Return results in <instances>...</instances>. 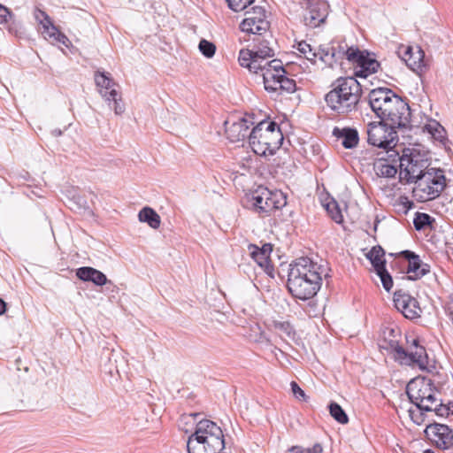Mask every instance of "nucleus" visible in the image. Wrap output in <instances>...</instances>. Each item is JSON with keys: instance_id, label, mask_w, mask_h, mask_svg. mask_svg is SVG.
Masks as SVG:
<instances>
[{"instance_id": "nucleus-1", "label": "nucleus", "mask_w": 453, "mask_h": 453, "mask_svg": "<svg viewBox=\"0 0 453 453\" xmlns=\"http://www.w3.org/2000/svg\"><path fill=\"white\" fill-rule=\"evenodd\" d=\"M273 56L274 51L268 43L261 42L256 50H241L238 61L242 67L262 77L265 89L273 96L294 93L296 90V81L286 76L280 59L268 60Z\"/></svg>"}, {"instance_id": "nucleus-2", "label": "nucleus", "mask_w": 453, "mask_h": 453, "mask_svg": "<svg viewBox=\"0 0 453 453\" xmlns=\"http://www.w3.org/2000/svg\"><path fill=\"white\" fill-rule=\"evenodd\" d=\"M321 267L308 257H299L293 264L288 275L287 287L291 295L301 300L313 297L322 282Z\"/></svg>"}, {"instance_id": "nucleus-3", "label": "nucleus", "mask_w": 453, "mask_h": 453, "mask_svg": "<svg viewBox=\"0 0 453 453\" xmlns=\"http://www.w3.org/2000/svg\"><path fill=\"white\" fill-rule=\"evenodd\" d=\"M362 88L354 77H340L325 96L326 106L334 112L347 115L358 109Z\"/></svg>"}, {"instance_id": "nucleus-4", "label": "nucleus", "mask_w": 453, "mask_h": 453, "mask_svg": "<svg viewBox=\"0 0 453 453\" xmlns=\"http://www.w3.org/2000/svg\"><path fill=\"white\" fill-rule=\"evenodd\" d=\"M224 448L222 429L209 419L199 421L187 441L188 453H221Z\"/></svg>"}, {"instance_id": "nucleus-5", "label": "nucleus", "mask_w": 453, "mask_h": 453, "mask_svg": "<svg viewBox=\"0 0 453 453\" xmlns=\"http://www.w3.org/2000/svg\"><path fill=\"white\" fill-rule=\"evenodd\" d=\"M283 134L273 121L263 120L255 126L249 134V144L259 156L273 155L283 142Z\"/></svg>"}, {"instance_id": "nucleus-6", "label": "nucleus", "mask_w": 453, "mask_h": 453, "mask_svg": "<svg viewBox=\"0 0 453 453\" xmlns=\"http://www.w3.org/2000/svg\"><path fill=\"white\" fill-rule=\"evenodd\" d=\"M446 185L444 171L431 167L414 182L412 196L420 203L434 200L440 196Z\"/></svg>"}, {"instance_id": "nucleus-7", "label": "nucleus", "mask_w": 453, "mask_h": 453, "mask_svg": "<svg viewBox=\"0 0 453 453\" xmlns=\"http://www.w3.org/2000/svg\"><path fill=\"white\" fill-rule=\"evenodd\" d=\"M399 160L400 176L407 183H414L431 168L428 158L415 150H404Z\"/></svg>"}, {"instance_id": "nucleus-8", "label": "nucleus", "mask_w": 453, "mask_h": 453, "mask_svg": "<svg viewBox=\"0 0 453 453\" xmlns=\"http://www.w3.org/2000/svg\"><path fill=\"white\" fill-rule=\"evenodd\" d=\"M390 348L394 353L395 359L401 365L418 367L422 371L427 370L428 367V356L426 349L418 344V341H413V345L409 350H405L401 347L397 341H390Z\"/></svg>"}, {"instance_id": "nucleus-9", "label": "nucleus", "mask_w": 453, "mask_h": 453, "mask_svg": "<svg viewBox=\"0 0 453 453\" xmlns=\"http://www.w3.org/2000/svg\"><path fill=\"white\" fill-rule=\"evenodd\" d=\"M287 204L286 196L282 192H273L266 188H259L251 197V205L256 212L262 217L280 209Z\"/></svg>"}, {"instance_id": "nucleus-10", "label": "nucleus", "mask_w": 453, "mask_h": 453, "mask_svg": "<svg viewBox=\"0 0 453 453\" xmlns=\"http://www.w3.org/2000/svg\"><path fill=\"white\" fill-rule=\"evenodd\" d=\"M395 127L381 120L370 122L367 125V142L374 147L389 150L393 148L397 140Z\"/></svg>"}, {"instance_id": "nucleus-11", "label": "nucleus", "mask_w": 453, "mask_h": 453, "mask_svg": "<svg viewBox=\"0 0 453 453\" xmlns=\"http://www.w3.org/2000/svg\"><path fill=\"white\" fill-rule=\"evenodd\" d=\"M388 105L380 117L381 120L398 128L411 127V109L402 97L395 94Z\"/></svg>"}, {"instance_id": "nucleus-12", "label": "nucleus", "mask_w": 453, "mask_h": 453, "mask_svg": "<svg viewBox=\"0 0 453 453\" xmlns=\"http://www.w3.org/2000/svg\"><path fill=\"white\" fill-rule=\"evenodd\" d=\"M95 81L99 88L100 95L108 103V105L113 109L115 114L120 115L125 111V104L121 95L116 89L118 84L105 73H96Z\"/></svg>"}, {"instance_id": "nucleus-13", "label": "nucleus", "mask_w": 453, "mask_h": 453, "mask_svg": "<svg viewBox=\"0 0 453 453\" xmlns=\"http://www.w3.org/2000/svg\"><path fill=\"white\" fill-rule=\"evenodd\" d=\"M246 18L241 22L242 32L254 35H263L270 27L267 12L262 6H255L251 11L245 12Z\"/></svg>"}, {"instance_id": "nucleus-14", "label": "nucleus", "mask_w": 453, "mask_h": 453, "mask_svg": "<svg viewBox=\"0 0 453 453\" xmlns=\"http://www.w3.org/2000/svg\"><path fill=\"white\" fill-rule=\"evenodd\" d=\"M348 61L356 65L355 75L357 77L366 78L376 73L380 67V63L367 51H362L355 47H350Z\"/></svg>"}, {"instance_id": "nucleus-15", "label": "nucleus", "mask_w": 453, "mask_h": 453, "mask_svg": "<svg viewBox=\"0 0 453 453\" xmlns=\"http://www.w3.org/2000/svg\"><path fill=\"white\" fill-rule=\"evenodd\" d=\"M425 434L437 448L453 450V431L448 426L429 424L425 429Z\"/></svg>"}, {"instance_id": "nucleus-16", "label": "nucleus", "mask_w": 453, "mask_h": 453, "mask_svg": "<svg viewBox=\"0 0 453 453\" xmlns=\"http://www.w3.org/2000/svg\"><path fill=\"white\" fill-rule=\"evenodd\" d=\"M329 13V4L326 0H311L303 14L304 25L316 28L324 24Z\"/></svg>"}, {"instance_id": "nucleus-17", "label": "nucleus", "mask_w": 453, "mask_h": 453, "mask_svg": "<svg viewBox=\"0 0 453 453\" xmlns=\"http://www.w3.org/2000/svg\"><path fill=\"white\" fill-rule=\"evenodd\" d=\"M394 303L397 311L407 319H413L420 316L418 302L404 290L395 292Z\"/></svg>"}, {"instance_id": "nucleus-18", "label": "nucleus", "mask_w": 453, "mask_h": 453, "mask_svg": "<svg viewBox=\"0 0 453 453\" xmlns=\"http://www.w3.org/2000/svg\"><path fill=\"white\" fill-rule=\"evenodd\" d=\"M350 47L344 42H338L336 45L320 46L319 48V59L329 66L342 60H349Z\"/></svg>"}, {"instance_id": "nucleus-19", "label": "nucleus", "mask_w": 453, "mask_h": 453, "mask_svg": "<svg viewBox=\"0 0 453 453\" xmlns=\"http://www.w3.org/2000/svg\"><path fill=\"white\" fill-rule=\"evenodd\" d=\"M432 390L431 384L425 381H411L406 387V394L410 401L418 409H429L428 405H424V399L430 395Z\"/></svg>"}, {"instance_id": "nucleus-20", "label": "nucleus", "mask_w": 453, "mask_h": 453, "mask_svg": "<svg viewBox=\"0 0 453 453\" xmlns=\"http://www.w3.org/2000/svg\"><path fill=\"white\" fill-rule=\"evenodd\" d=\"M395 93L387 88H378L370 91L368 95V103L378 118H380L388 106L389 100L392 99Z\"/></svg>"}, {"instance_id": "nucleus-21", "label": "nucleus", "mask_w": 453, "mask_h": 453, "mask_svg": "<svg viewBox=\"0 0 453 453\" xmlns=\"http://www.w3.org/2000/svg\"><path fill=\"white\" fill-rule=\"evenodd\" d=\"M249 251L254 261L264 269L267 274L273 276L274 269L270 259L273 245L271 243H265L259 248L255 244H250L249 245Z\"/></svg>"}, {"instance_id": "nucleus-22", "label": "nucleus", "mask_w": 453, "mask_h": 453, "mask_svg": "<svg viewBox=\"0 0 453 453\" xmlns=\"http://www.w3.org/2000/svg\"><path fill=\"white\" fill-rule=\"evenodd\" d=\"M402 255L408 263L407 273L410 280H416L430 272V265L424 263L414 252L404 250Z\"/></svg>"}, {"instance_id": "nucleus-23", "label": "nucleus", "mask_w": 453, "mask_h": 453, "mask_svg": "<svg viewBox=\"0 0 453 453\" xmlns=\"http://www.w3.org/2000/svg\"><path fill=\"white\" fill-rule=\"evenodd\" d=\"M244 118L239 119L237 121L230 122L229 120L225 121L226 134L227 138L232 142L243 141L246 137L249 138L250 133V127L252 125Z\"/></svg>"}, {"instance_id": "nucleus-24", "label": "nucleus", "mask_w": 453, "mask_h": 453, "mask_svg": "<svg viewBox=\"0 0 453 453\" xmlns=\"http://www.w3.org/2000/svg\"><path fill=\"white\" fill-rule=\"evenodd\" d=\"M424 58L425 52L421 48H406L403 56V60L405 61L406 65L414 72L421 73L424 71V69L426 68V63Z\"/></svg>"}, {"instance_id": "nucleus-25", "label": "nucleus", "mask_w": 453, "mask_h": 453, "mask_svg": "<svg viewBox=\"0 0 453 453\" xmlns=\"http://www.w3.org/2000/svg\"><path fill=\"white\" fill-rule=\"evenodd\" d=\"M76 276L83 281H91L96 286H104L111 283L102 272L88 266L81 267L76 272Z\"/></svg>"}, {"instance_id": "nucleus-26", "label": "nucleus", "mask_w": 453, "mask_h": 453, "mask_svg": "<svg viewBox=\"0 0 453 453\" xmlns=\"http://www.w3.org/2000/svg\"><path fill=\"white\" fill-rule=\"evenodd\" d=\"M333 134L338 139H342V144L346 149H353V148L357 147L358 144V141H359L358 132L355 128L335 127L333 131Z\"/></svg>"}, {"instance_id": "nucleus-27", "label": "nucleus", "mask_w": 453, "mask_h": 453, "mask_svg": "<svg viewBox=\"0 0 453 453\" xmlns=\"http://www.w3.org/2000/svg\"><path fill=\"white\" fill-rule=\"evenodd\" d=\"M138 219L141 222H146L153 228L157 229L160 226V216L151 208L144 207L138 213Z\"/></svg>"}, {"instance_id": "nucleus-28", "label": "nucleus", "mask_w": 453, "mask_h": 453, "mask_svg": "<svg viewBox=\"0 0 453 453\" xmlns=\"http://www.w3.org/2000/svg\"><path fill=\"white\" fill-rule=\"evenodd\" d=\"M38 30L45 39L50 40L51 42H61L65 44V42L68 40L54 24L45 26L44 28H38Z\"/></svg>"}, {"instance_id": "nucleus-29", "label": "nucleus", "mask_w": 453, "mask_h": 453, "mask_svg": "<svg viewBox=\"0 0 453 453\" xmlns=\"http://www.w3.org/2000/svg\"><path fill=\"white\" fill-rule=\"evenodd\" d=\"M385 251L380 246H374L367 254L366 257L371 261L374 270L386 267V260L384 258Z\"/></svg>"}, {"instance_id": "nucleus-30", "label": "nucleus", "mask_w": 453, "mask_h": 453, "mask_svg": "<svg viewBox=\"0 0 453 453\" xmlns=\"http://www.w3.org/2000/svg\"><path fill=\"white\" fill-rule=\"evenodd\" d=\"M374 171L379 177L383 178H392L397 173V170L394 165L383 160H380L374 164Z\"/></svg>"}, {"instance_id": "nucleus-31", "label": "nucleus", "mask_w": 453, "mask_h": 453, "mask_svg": "<svg viewBox=\"0 0 453 453\" xmlns=\"http://www.w3.org/2000/svg\"><path fill=\"white\" fill-rule=\"evenodd\" d=\"M330 415L340 424H347L349 418L344 410L336 403H331L329 404Z\"/></svg>"}, {"instance_id": "nucleus-32", "label": "nucleus", "mask_w": 453, "mask_h": 453, "mask_svg": "<svg viewBox=\"0 0 453 453\" xmlns=\"http://www.w3.org/2000/svg\"><path fill=\"white\" fill-rule=\"evenodd\" d=\"M297 50L300 53H302L308 60L312 63H316V58H319V53L318 51H314L311 45L306 42H301L298 43Z\"/></svg>"}, {"instance_id": "nucleus-33", "label": "nucleus", "mask_w": 453, "mask_h": 453, "mask_svg": "<svg viewBox=\"0 0 453 453\" xmlns=\"http://www.w3.org/2000/svg\"><path fill=\"white\" fill-rule=\"evenodd\" d=\"M434 219L426 213L417 212L413 219V224L418 231L424 229L426 226L431 225Z\"/></svg>"}, {"instance_id": "nucleus-34", "label": "nucleus", "mask_w": 453, "mask_h": 453, "mask_svg": "<svg viewBox=\"0 0 453 453\" xmlns=\"http://www.w3.org/2000/svg\"><path fill=\"white\" fill-rule=\"evenodd\" d=\"M326 209L327 212L329 213L331 219L334 222L340 224L343 221V217H342V211L335 201L328 203L326 205Z\"/></svg>"}, {"instance_id": "nucleus-35", "label": "nucleus", "mask_w": 453, "mask_h": 453, "mask_svg": "<svg viewBox=\"0 0 453 453\" xmlns=\"http://www.w3.org/2000/svg\"><path fill=\"white\" fill-rule=\"evenodd\" d=\"M198 49L200 52L206 58H211L215 55L216 46L213 42L205 39H202L199 42Z\"/></svg>"}, {"instance_id": "nucleus-36", "label": "nucleus", "mask_w": 453, "mask_h": 453, "mask_svg": "<svg viewBox=\"0 0 453 453\" xmlns=\"http://www.w3.org/2000/svg\"><path fill=\"white\" fill-rule=\"evenodd\" d=\"M375 272L377 275L380 277L384 289L389 292L393 288V279L389 273L387 271L386 267L376 270Z\"/></svg>"}, {"instance_id": "nucleus-37", "label": "nucleus", "mask_w": 453, "mask_h": 453, "mask_svg": "<svg viewBox=\"0 0 453 453\" xmlns=\"http://www.w3.org/2000/svg\"><path fill=\"white\" fill-rule=\"evenodd\" d=\"M274 327L280 336L292 338L295 334L293 326L288 322H275Z\"/></svg>"}, {"instance_id": "nucleus-38", "label": "nucleus", "mask_w": 453, "mask_h": 453, "mask_svg": "<svg viewBox=\"0 0 453 453\" xmlns=\"http://www.w3.org/2000/svg\"><path fill=\"white\" fill-rule=\"evenodd\" d=\"M323 448L320 443H315L311 448H303L302 446H292L288 449L290 453H322Z\"/></svg>"}, {"instance_id": "nucleus-39", "label": "nucleus", "mask_w": 453, "mask_h": 453, "mask_svg": "<svg viewBox=\"0 0 453 453\" xmlns=\"http://www.w3.org/2000/svg\"><path fill=\"white\" fill-rule=\"evenodd\" d=\"M425 128L435 139H441L443 137L444 128L440 123H438L435 120L426 125Z\"/></svg>"}, {"instance_id": "nucleus-40", "label": "nucleus", "mask_w": 453, "mask_h": 453, "mask_svg": "<svg viewBox=\"0 0 453 453\" xmlns=\"http://www.w3.org/2000/svg\"><path fill=\"white\" fill-rule=\"evenodd\" d=\"M228 7L234 12H241L251 4L254 0H226Z\"/></svg>"}, {"instance_id": "nucleus-41", "label": "nucleus", "mask_w": 453, "mask_h": 453, "mask_svg": "<svg viewBox=\"0 0 453 453\" xmlns=\"http://www.w3.org/2000/svg\"><path fill=\"white\" fill-rule=\"evenodd\" d=\"M441 402L440 399L436 396V392L433 389L430 392V395L427 398L424 399V405H428L429 409H418L421 411H432L435 406L438 405V403Z\"/></svg>"}, {"instance_id": "nucleus-42", "label": "nucleus", "mask_w": 453, "mask_h": 453, "mask_svg": "<svg viewBox=\"0 0 453 453\" xmlns=\"http://www.w3.org/2000/svg\"><path fill=\"white\" fill-rule=\"evenodd\" d=\"M290 386L292 393L296 399H298L299 401H306V395L303 390L298 386V384L296 381H292L290 383Z\"/></svg>"}, {"instance_id": "nucleus-43", "label": "nucleus", "mask_w": 453, "mask_h": 453, "mask_svg": "<svg viewBox=\"0 0 453 453\" xmlns=\"http://www.w3.org/2000/svg\"><path fill=\"white\" fill-rule=\"evenodd\" d=\"M446 314L453 322V293L449 294L444 304Z\"/></svg>"}, {"instance_id": "nucleus-44", "label": "nucleus", "mask_w": 453, "mask_h": 453, "mask_svg": "<svg viewBox=\"0 0 453 453\" xmlns=\"http://www.w3.org/2000/svg\"><path fill=\"white\" fill-rule=\"evenodd\" d=\"M11 17L12 12L7 7L0 4V24L7 23Z\"/></svg>"}, {"instance_id": "nucleus-45", "label": "nucleus", "mask_w": 453, "mask_h": 453, "mask_svg": "<svg viewBox=\"0 0 453 453\" xmlns=\"http://www.w3.org/2000/svg\"><path fill=\"white\" fill-rule=\"evenodd\" d=\"M449 409L447 407V405L442 404L441 402H439L438 405L435 406V408H434L432 411H434L435 414L440 417H446L449 415Z\"/></svg>"}, {"instance_id": "nucleus-46", "label": "nucleus", "mask_w": 453, "mask_h": 453, "mask_svg": "<svg viewBox=\"0 0 453 453\" xmlns=\"http://www.w3.org/2000/svg\"><path fill=\"white\" fill-rule=\"evenodd\" d=\"M34 17L39 24V23H41V21L45 20L50 16L45 12H43L40 9H35L34 12Z\"/></svg>"}, {"instance_id": "nucleus-47", "label": "nucleus", "mask_w": 453, "mask_h": 453, "mask_svg": "<svg viewBox=\"0 0 453 453\" xmlns=\"http://www.w3.org/2000/svg\"><path fill=\"white\" fill-rule=\"evenodd\" d=\"M409 412H410V416H411V419H412L415 423H417V424H420V423H422V422H423V418H421L422 413L415 414V411H411V410H410V411H409Z\"/></svg>"}, {"instance_id": "nucleus-48", "label": "nucleus", "mask_w": 453, "mask_h": 453, "mask_svg": "<svg viewBox=\"0 0 453 453\" xmlns=\"http://www.w3.org/2000/svg\"><path fill=\"white\" fill-rule=\"evenodd\" d=\"M51 24H53V22H52L51 19L50 17H48V19H46L45 20L41 21V23H39V25H40L39 28H44L45 26H50Z\"/></svg>"}, {"instance_id": "nucleus-49", "label": "nucleus", "mask_w": 453, "mask_h": 453, "mask_svg": "<svg viewBox=\"0 0 453 453\" xmlns=\"http://www.w3.org/2000/svg\"><path fill=\"white\" fill-rule=\"evenodd\" d=\"M6 311V303L2 299H0V315L4 313Z\"/></svg>"}, {"instance_id": "nucleus-50", "label": "nucleus", "mask_w": 453, "mask_h": 453, "mask_svg": "<svg viewBox=\"0 0 453 453\" xmlns=\"http://www.w3.org/2000/svg\"><path fill=\"white\" fill-rule=\"evenodd\" d=\"M403 204H404V207L406 209V211L408 210H410L412 207V205H413L412 202H410L408 200H406V202Z\"/></svg>"}, {"instance_id": "nucleus-51", "label": "nucleus", "mask_w": 453, "mask_h": 453, "mask_svg": "<svg viewBox=\"0 0 453 453\" xmlns=\"http://www.w3.org/2000/svg\"><path fill=\"white\" fill-rule=\"evenodd\" d=\"M447 407L449 409V414H453V403H449L447 404Z\"/></svg>"}, {"instance_id": "nucleus-52", "label": "nucleus", "mask_w": 453, "mask_h": 453, "mask_svg": "<svg viewBox=\"0 0 453 453\" xmlns=\"http://www.w3.org/2000/svg\"><path fill=\"white\" fill-rule=\"evenodd\" d=\"M52 134L55 135V136H60L62 134V132L61 130L59 129H55L52 131Z\"/></svg>"}, {"instance_id": "nucleus-53", "label": "nucleus", "mask_w": 453, "mask_h": 453, "mask_svg": "<svg viewBox=\"0 0 453 453\" xmlns=\"http://www.w3.org/2000/svg\"><path fill=\"white\" fill-rule=\"evenodd\" d=\"M424 453H434V452L430 449H427V450H425Z\"/></svg>"}]
</instances>
